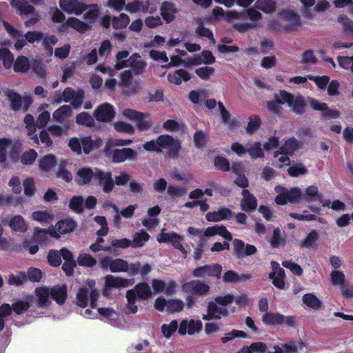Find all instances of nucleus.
I'll use <instances>...</instances> for the list:
<instances>
[{
	"instance_id": "obj_52",
	"label": "nucleus",
	"mask_w": 353,
	"mask_h": 353,
	"mask_svg": "<svg viewBox=\"0 0 353 353\" xmlns=\"http://www.w3.org/2000/svg\"><path fill=\"white\" fill-rule=\"evenodd\" d=\"M0 60L2 61L3 66L9 69L11 68L14 61V56L8 48L0 49Z\"/></svg>"
},
{
	"instance_id": "obj_18",
	"label": "nucleus",
	"mask_w": 353,
	"mask_h": 353,
	"mask_svg": "<svg viewBox=\"0 0 353 353\" xmlns=\"http://www.w3.org/2000/svg\"><path fill=\"white\" fill-rule=\"evenodd\" d=\"M222 271L221 265L219 264H212L205 265L195 269L193 271V275L196 277L214 276L219 278Z\"/></svg>"
},
{
	"instance_id": "obj_48",
	"label": "nucleus",
	"mask_w": 353,
	"mask_h": 353,
	"mask_svg": "<svg viewBox=\"0 0 353 353\" xmlns=\"http://www.w3.org/2000/svg\"><path fill=\"white\" fill-rule=\"evenodd\" d=\"M301 143L294 138H290L285 141L281 148V151L285 154H292L296 150L300 149Z\"/></svg>"
},
{
	"instance_id": "obj_29",
	"label": "nucleus",
	"mask_w": 353,
	"mask_h": 353,
	"mask_svg": "<svg viewBox=\"0 0 353 353\" xmlns=\"http://www.w3.org/2000/svg\"><path fill=\"white\" fill-rule=\"evenodd\" d=\"M160 10L163 19L165 20L167 23H170L171 21H174L175 14L178 12V10L175 8V6L169 2H163L161 4Z\"/></svg>"
},
{
	"instance_id": "obj_4",
	"label": "nucleus",
	"mask_w": 353,
	"mask_h": 353,
	"mask_svg": "<svg viewBox=\"0 0 353 353\" xmlns=\"http://www.w3.org/2000/svg\"><path fill=\"white\" fill-rule=\"evenodd\" d=\"M160 153L166 150V154L172 159H176L181 150V141L169 134L159 136Z\"/></svg>"
},
{
	"instance_id": "obj_33",
	"label": "nucleus",
	"mask_w": 353,
	"mask_h": 353,
	"mask_svg": "<svg viewBox=\"0 0 353 353\" xmlns=\"http://www.w3.org/2000/svg\"><path fill=\"white\" fill-rule=\"evenodd\" d=\"M72 114V108L68 105H63L54 110L52 113V119L56 122H63Z\"/></svg>"
},
{
	"instance_id": "obj_43",
	"label": "nucleus",
	"mask_w": 353,
	"mask_h": 353,
	"mask_svg": "<svg viewBox=\"0 0 353 353\" xmlns=\"http://www.w3.org/2000/svg\"><path fill=\"white\" fill-rule=\"evenodd\" d=\"M99 313L108 319L113 325L119 326L120 315L114 310L110 308L101 307L98 310Z\"/></svg>"
},
{
	"instance_id": "obj_10",
	"label": "nucleus",
	"mask_w": 353,
	"mask_h": 353,
	"mask_svg": "<svg viewBox=\"0 0 353 353\" xmlns=\"http://www.w3.org/2000/svg\"><path fill=\"white\" fill-rule=\"evenodd\" d=\"M146 65V62L138 54H133L126 61L117 63L115 65V68L121 70L123 68L130 67L135 74H140L145 70Z\"/></svg>"
},
{
	"instance_id": "obj_13",
	"label": "nucleus",
	"mask_w": 353,
	"mask_h": 353,
	"mask_svg": "<svg viewBox=\"0 0 353 353\" xmlns=\"http://www.w3.org/2000/svg\"><path fill=\"white\" fill-rule=\"evenodd\" d=\"M309 104L314 110L321 111L322 117L325 119H334L340 117V112L338 110L330 108L325 103L312 98L309 99Z\"/></svg>"
},
{
	"instance_id": "obj_38",
	"label": "nucleus",
	"mask_w": 353,
	"mask_h": 353,
	"mask_svg": "<svg viewBox=\"0 0 353 353\" xmlns=\"http://www.w3.org/2000/svg\"><path fill=\"white\" fill-rule=\"evenodd\" d=\"M150 235L145 231L141 230L133 234L132 240H131V248H139L144 246L145 243L149 240Z\"/></svg>"
},
{
	"instance_id": "obj_62",
	"label": "nucleus",
	"mask_w": 353,
	"mask_h": 353,
	"mask_svg": "<svg viewBox=\"0 0 353 353\" xmlns=\"http://www.w3.org/2000/svg\"><path fill=\"white\" fill-rule=\"evenodd\" d=\"M144 22H145V25L148 28H151V29L156 28L159 27L161 25H163V19L160 16H158V15L157 16H152V15L148 16L145 19Z\"/></svg>"
},
{
	"instance_id": "obj_47",
	"label": "nucleus",
	"mask_w": 353,
	"mask_h": 353,
	"mask_svg": "<svg viewBox=\"0 0 353 353\" xmlns=\"http://www.w3.org/2000/svg\"><path fill=\"white\" fill-rule=\"evenodd\" d=\"M8 100L10 101L11 108L19 110L22 108L23 100L20 94L12 90L4 92Z\"/></svg>"
},
{
	"instance_id": "obj_26",
	"label": "nucleus",
	"mask_w": 353,
	"mask_h": 353,
	"mask_svg": "<svg viewBox=\"0 0 353 353\" xmlns=\"http://www.w3.org/2000/svg\"><path fill=\"white\" fill-rule=\"evenodd\" d=\"M137 153L131 148L114 150L112 153V161L115 163L123 162L125 160H134Z\"/></svg>"
},
{
	"instance_id": "obj_15",
	"label": "nucleus",
	"mask_w": 353,
	"mask_h": 353,
	"mask_svg": "<svg viewBox=\"0 0 353 353\" xmlns=\"http://www.w3.org/2000/svg\"><path fill=\"white\" fill-rule=\"evenodd\" d=\"M61 10L68 14L79 15L87 9L86 6L79 0H59Z\"/></svg>"
},
{
	"instance_id": "obj_19",
	"label": "nucleus",
	"mask_w": 353,
	"mask_h": 353,
	"mask_svg": "<svg viewBox=\"0 0 353 353\" xmlns=\"http://www.w3.org/2000/svg\"><path fill=\"white\" fill-rule=\"evenodd\" d=\"M229 314L228 310L219 305L215 301H211L208 305V312L203 315V319L212 320L220 319L222 316H225Z\"/></svg>"
},
{
	"instance_id": "obj_36",
	"label": "nucleus",
	"mask_w": 353,
	"mask_h": 353,
	"mask_svg": "<svg viewBox=\"0 0 353 353\" xmlns=\"http://www.w3.org/2000/svg\"><path fill=\"white\" fill-rule=\"evenodd\" d=\"M32 219L42 225H46L53 221L54 214L48 210H37L32 213Z\"/></svg>"
},
{
	"instance_id": "obj_59",
	"label": "nucleus",
	"mask_w": 353,
	"mask_h": 353,
	"mask_svg": "<svg viewBox=\"0 0 353 353\" xmlns=\"http://www.w3.org/2000/svg\"><path fill=\"white\" fill-rule=\"evenodd\" d=\"M184 303L179 299L168 300V307H166V312L168 313L179 312L183 310Z\"/></svg>"
},
{
	"instance_id": "obj_63",
	"label": "nucleus",
	"mask_w": 353,
	"mask_h": 353,
	"mask_svg": "<svg viewBox=\"0 0 353 353\" xmlns=\"http://www.w3.org/2000/svg\"><path fill=\"white\" fill-rule=\"evenodd\" d=\"M178 326L179 325L176 320H173L169 324H163L161 326V331L163 336L166 338L170 337L176 330Z\"/></svg>"
},
{
	"instance_id": "obj_51",
	"label": "nucleus",
	"mask_w": 353,
	"mask_h": 353,
	"mask_svg": "<svg viewBox=\"0 0 353 353\" xmlns=\"http://www.w3.org/2000/svg\"><path fill=\"white\" fill-rule=\"evenodd\" d=\"M67 24L69 27L79 32H85L88 29V25L76 17H69L67 19Z\"/></svg>"
},
{
	"instance_id": "obj_34",
	"label": "nucleus",
	"mask_w": 353,
	"mask_h": 353,
	"mask_svg": "<svg viewBox=\"0 0 353 353\" xmlns=\"http://www.w3.org/2000/svg\"><path fill=\"white\" fill-rule=\"evenodd\" d=\"M102 143V140L98 137L92 139L90 137H87L81 139L83 150L85 154H89L92 150L100 148Z\"/></svg>"
},
{
	"instance_id": "obj_14",
	"label": "nucleus",
	"mask_w": 353,
	"mask_h": 353,
	"mask_svg": "<svg viewBox=\"0 0 353 353\" xmlns=\"http://www.w3.org/2000/svg\"><path fill=\"white\" fill-rule=\"evenodd\" d=\"M16 144L10 138H0V163L6 161L9 157L14 159Z\"/></svg>"
},
{
	"instance_id": "obj_61",
	"label": "nucleus",
	"mask_w": 353,
	"mask_h": 353,
	"mask_svg": "<svg viewBox=\"0 0 353 353\" xmlns=\"http://www.w3.org/2000/svg\"><path fill=\"white\" fill-rule=\"evenodd\" d=\"M77 263L79 265L92 267L96 264L97 261L90 254H81L77 259Z\"/></svg>"
},
{
	"instance_id": "obj_17",
	"label": "nucleus",
	"mask_w": 353,
	"mask_h": 353,
	"mask_svg": "<svg viewBox=\"0 0 353 353\" xmlns=\"http://www.w3.org/2000/svg\"><path fill=\"white\" fill-rule=\"evenodd\" d=\"M151 285L156 294L163 293L165 295H172L175 292L176 283L174 281L166 283L160 279H152Z\"/></svg>"
},
{
	"instance_id": "obj_7",
	"label": "nucleus",
	"mask_w": 353,
	"mask_h": 353,
	"mask_svg": "<svg viewBox=\"0 0 353 353\" xmlns=\"http://www.w3.org/2000/svg\"><path fill=\"white\" fill-rule=\"evenodd\" d=\"M130 265L127 261L122 259H113L105 256L101 259L100 266L102 269L109 268L112 272H127L130 275Z\"/></svg>"
},
{
	"instance_id": "obj_6",
	"label": "nucleus",
	"mask_w": 353,
	"mask_h": 353,
	"mask_svg": "<svg viewBox=\"0 0 353 353\" xmlns=\"http://www.w3.org/2000/svg\"><path fill=\"white\" fill-rule=\"evenodd\" d=\"M274 190L278 193V196L275 198V202L279 205L296 202L302 196V191L299 188H292L288 190L283 186L277 185Z\"/></svg>"
},
{
	"instance_id": "obj_2",
	"label": "nucleus",
	"mask_w": 353,
	"mask_h": 353,
	"mask_svg": "<svg viewBox=\"0 0 353 353\" xmlns=\"http://www.w3.org/2000/svg\"><path fill=\"white\" fill-rule=\"evenodd\" d=\"M3 26L14 40V48L19 51L22 50L28 43H33L40 41L43 39V34L39 31H28L25 34L21 30H17L6 21L3 22Z\"/></svg>"
},
{
	"instance_id": "obj_53",
	"label": "nucleus",
	"mask_w": 353,
	"mask_h": 353,
	"mask_svg": "<svg viewBox=\"0 0 353 353\" xmlns=\"http://www.w3.org/2000/svg\"><path fill=\"white\" fill-rule=\"evenodd\" d=\"M27 279L26 273L19 272L16 274H10L8 280V283L10 285L19 286L26 283Z\"/></svg>"
},
{
	"instance_id": "obj_57",
	"label": "nucleus",
	"mask_w": 353,
	"mask_h": 353,
	"mask_svg": "<svg viewBox=\"0 0 353 353\" xmlns=\"http://www.w3.org/2000/svg\"><path fill=\"white\" fill-rule=\"evenodd\" d=\"M302 196L307 201H311L314 199H320L321 198V194L319 193L318 188L315 185H311L305 189V194H302Z\"/></svg>"
},
{
	"instance_id": "obj_55",
	"label": "nucleus",
	"mask_w": 353,
	"mask_h": 353,
	"mask_svg": "<svg viewBox=\"0 0 353 353\" xmlns=\"http://www.w3.org/2000/svg\"><path fill=\"white\" fill-rule=\"evenodd\" d=\"M215 70L212 67L203 66L200 67L195 70L196 75L202 80L208 81L210 77L214 75Z\"/></svg>"
},
{
	"instance_id": "obj_32",
	"label": "nucleus",
	"mask_w": 353,
	"mask_h": 353,
	"mask_svg": "<svg viewBox=\"0 0 353 353\" xmlns=\"http://www.w3.org/2000/svg\"><path fill=\"white\" fill-rule=\"evenodd\" d=\"M190 79L191 74L183 69H179L168 74V81L175 85H180L182 81H188Z\"/></svg>"
},
{
	"instance_id": "obj_3",
	"label": "nucleus",
	"mask_w": 353,
	"mask_h": 353,
	"mask_svg": "<svg viewBox=\"0 0 353 353\" xmlns=\"http://www.w3.org/2000/svg\"><path fill=\"white\" fill-rule=\"evenodd\" d=\"M88 287L81 288L79 290L77 294V304L80 307H85L88 305V300H90L91 307L94 308L99 294L94 289V281H88Z\"/></svg>"
},
{
	"instance_id": "obj_9",
	"label": "nucleus",
	"mask_w": 353,
	"mask_h": 353,
	"mask_svg": "<svg viewBox=\"0 0 353 353\" xmlns=\"http://www.w3.org/2000/svg\"><path fill=\"white\" fill-rule=\"evenodd\" d=\"M133 279H124L120 276L107 275L105 277L103 295L108 296L112 288L120 289L130 287L134 284Z\"/></svg>"
},
{
	"instance_id": "obj_21",
	"label": "nucleus",
	"mask_w": 353,
	"mask_h": 353,
	"mask_svg": "<svg viewBox=\"0 0 353 353\" xmlns=\"http://www.w3.org/2000/svg\"><path fill=\"white\" fill-rule=\"evenodd\" d=\"M233 246L234 254L239 258L252 255L256 252L255 246L250 244H245L243 241L239 239H234L233 241Z\"/></svg>"
},
{
	"instance_id": "obj_5",
	"label": "nucleus",
	"mask_w": 353,
	"mask_h": 353,
	"mask_svg": "<svg viewBox=\"0 0 353 353\" xmlns=\"http://www.w3.org/2000/svg\"><path fill=\"white\" fill-rule=\"evenodd\" d=\"M122 114L134 121L137 128L141 131L148 130L153 126V122L150 119L148 114L130 108L123 109Z\"/></svg>"
},
{
	"instance_id": "obj_30",
	"label": "nucleus",
	"mask_w": 353,
	"mask_h": 353,
	"mask_svg": "<svg viewBox=\"0 0 353 353\" xmlns=\"http://www.w3.org/2000/svg\"><path fill=\"white\" fill-rule=\"evenodd\" d=\"M280 17L288 23V30H294L300 26L299 16L292 10L283 11Z\"/></svg>"
},
{
	"instance_id": "obj_39",
	"label": "nucleus",
	"mask_w": 353,
	"mask_h": 353,
	"mask_svg": "<svg viewBox=\"0 0 353 353\" xmlns=\"http://www.w3.org/2000/svg\"><path fill=\"white\" fill-rule=\"evenodd\" d=\"M38 163L41 171L48 172L57 165V161L54 155L49 154L41 158Z\"/></svg>"
},
{
	"instance_id": "obj_35",
	"label": "nucleus",
	"mask_w": 353,
	"mask_h": 353,
	"mask_svg": "<svg viewBox=\"0 0 353 353\" xmlns=\"http://www.w3.org/2000/svg\"><path fill=\"white\" fill-rule=\"evenodd\" d=\"M50 296L58 303L63 304L67 297V288L65 285H56L50 288Z\"/></svg>"
},
{
	"instance_id": "obj_40",
	"label": "nucleus",
	"mask_w": 353,
	"mask_h": 353,
	"mask_svg": "<svg viewBox=\"0 0 353 353\" xmlns=\"http://www.w3.org/2000/svg\"><path fill=\"white\" fill-rule=\"evenodd\" d=\"M130 270V276H134L140 274L142 276H145L151 272V266L149 263H145L141 264L137 261L136 263H131Z\"/></svg>"
},
{
	"instance_id": "obj_12",
	"label": "nucleus",
	"mask_w": 353,
	"mask_h": 353,
	"mask_svg": "<svg viewBox=\"0 0 353 353\" xmlns=\"http://www.w3.org/2000/svg\"><path fill=\"white\" fill-rule=\"evenodd\" d=\"M262 321L264 324L270 325L286 324L290 326H292L294 325V320L292 317L285 316L279 313H264L262 316Z\"/></svg>"
},
{
	"instance_id": "obj_41",
	"label": "nucleus",
	"mask_w": 353,
	"mask_h": 353,
	"mask_svg": "<svg viewBox=\"0 0 353 353\" xmlns=\"http://www.w3.org/2000/svg\"><path fill=\"white\" fill-rule=\"evenodd\" d=\"M250 279V275L249 274H239L233 270H228L223 276V280L225 283L243 282Z\"/></svg>"
},
{
	"instance_id": "obj_8",
	"label": "nucleus",
	"mask_w": 353,
	"mask_h": 353,
	"mask_svg": "<svg viewBox=\"0 0 353 353\" xmlns=\"http://www.w3.org/2000/svg\"><path fill=\"white\" fill-rule=\"evenodd\" d=\"M239 17L236 19H249L252 23H245L243 24H236L235 28L239 32H245L248 29H252L256 27L254 22L261 18V14L254 8H249L243 12H239Z\"/></svg>"
},
{
	"instance_id": "obj_37",
	"label": "nucleus",
	"mask_w": 353,
	"mask_h": 353,
	"mask_svg": "<svg viewBox=\"0 0 353 353\" xmlns=\"http://www.w3.org/2000/svg\"><path fill=\"white\" fill-rule=\"evenodd\" d=\"M30 61L28 57L20 55L14 62L13 69L18 73H26L30 68Z\"/></svg>"
},
{
	"instance_id": "obj_54",
	"label": "nucleus",
	"mask_w": 353,
	"mask_h": 353,
	"mask_svg": "<svg viewBox=\"0 0 353 353\" xmlns=\"http://www.w3.org/2000/svg\"><path fill=\"white\" fill-rule=\"evenodd\" d=\"M163 128L166 131L176 132L183 130L184 125L176 120L168 119L163 123Z\"/></svg>"
},
{
	"instance_id": "obj_44",
	"label": "nucleus",
	"mask_w": 353,
	"mask_h": 353,
	"mask_svg": "<svg viewBox=\"0 0 353 353\" xmlns=\"http://www.w3.org/2000/svg\"><path fill=\"white\" fill-rule=\"evenodd\" d=\"M12 8L16 9L19 14H27L32 13L34 8L32 6L28 4L25 0H12L10 2Z\"/></svg>"
},
{
	"instance_id": "obj_23",
	"label": "nucleus",
	"mask_w": 353,
	"mask_h": 353,
	"mask_svg": "<svg viewBox=\"0 0 353 353\" xmlns=\"http://www.w3.org/2000/svg\"><path fill=\"white\" fill-rule=\"evenodd\" d=\"M182 289L186 292L204 295L209 291V286L199 281H192L182 285Z\"/></svg>"
},
{
	"instance_id": "obj_50",
	"label": "nucleus",
	"mask_w": 353,
	"mask_h": 353,
	"mask_svg": "<svg viewBox=\"0 0 353 353\" xmlns=\"http://www.w3.org/2000/svg\"><path fill=\"white\" fill-rule=\"evenodd\" d=\"M303 302L305 305L314 310H319L322 305V303L319 298L312 293L303 295Z\"/></svg>"
},
{
	"instance_id": "obj_22",
	"label": "nucleus",
	"mask_w": 353,
	"mask_h": 353,
	"mask_svg": "<svg viewBox=\"0 0 353 353\" xmlns=\"http://www.w3.org/2000/svg\"><path fill=\"white\" fill-rule=\"evenodd\" d=\"M94 178L102 186L103 192L108 193L113 190L114 183L110 172H103L97 170L94 172Z\"/></svg>"
},
{
	"instance_id": "obj_20",
	"label": "nucleus",
	"mask_w": 353,
	"mask_h": 353,
	"mask_svg": "<svg viewBox=\"0 0 353 353\" xmlns=\"http://www.w3.org/2000/svg\"><path fill=\"white\" fill-rule=\"evenodd\" d=\"M96 119L101 122H108L113 119L114 111L113 106L110 103H105L99 106L94 112Z\"/></svg>"
},
{
	"instance_id": "obj_27",
	"label": "nucleus",
	"mask_w": 353,
	"mask_h": 353,
	"mask_svg": "<svg viewBox=\"0 0 353 353\" xmlns=\"http://www.w3.org/2000/svg\"><path fill=\"white\" fill-rule=\"evenodd\" d=\"M110 206L115 211L116 214L114 218V223L116 225H119L121 223V217L123 216L125 219H130L133 216L134 214V211L137 208V205H128L126 208L119 210V208L115 205H110Z\"/></svg>"
},
{
	"instance_id": "obj_56",
	"label": "nucleus",
	"mask_w": 353,
	"mask_h": 353,
	"mask_svg": "<svg viewBox=\"0 0 353 353\" xmlns=\"http://www.w3.org/2000/svg\"><path fill=\"white\" fill-rule=\"evenodd\" d=\"M112 23L115 29L123 28L129 24L130 17L127 14L121 13L119 17H113Z\"/></svg>"
},
{
	"instance_id": "obj_45",
	"label": "nucleus",
	"mask_w": 353,
	"mask_h": 353,
	"mask_svg": "<svg viewBox=\"0 0 353 353\" xmlns=\"http://www.w3.org/2000/svg\"><path fill=\"white\" fill-rule=\"evenodd\" d=\"M36 296L38 299V305L43 307L47 306L50 301L49 297L50 296V288H39L35 290Z\"/></svg>"
},
{
	"instance_id": "obj_11",
	"label": "nucleus",
	"mask_w": 353,
	"mask_h": 353,
	"mask_svg": "<svg viewBox=\"0 0 353 353\" xmlns=\"http://www.w3.org/2000/svg\"><path fill=\"white\" fill-rule=\"evenodd\" d=\"M76 227L74 221L71 219L61 220L57 222L54 226L48 228L49 234L54 238H59L61 234L71 232Z\"/></svg>"
},
{
	"instance_id": "obj_46",
	"label": "nucleus",
	"mask_w": 353,
	"mask_h": 353,
	"mask_svg": "<svg viewBox=\"0 0 353 353\" xmlns=\"http://www.w3.org/2000/svg\"><path fill=\"white\" fill-rule=\"evenodd\" d=\"M9 225L12 230L17 232H25L28 230V224L21 215L13 216Z\"/></svg>"
},
{
	"instance_id": "obj_28",
	"label": "nucleus",
	"mask_w": 353,
	"mask_h": 353,
	"mask_svg": "<svg viewBox=\"0 0 353 353\" xmlns=\"http://www.w3.org/2000/svg\"><path fill=\"white\" fill-rule=\"evenodd\" d=\"M134 292V296L141 300H146L152 296V292L150 287L146 283H141L135 285V287L130 290Z\"/></svg>"
},
{
	"instance_id": "obj_16",
	"label": "nucleus",
	"mask_w": 353,
	"mask_h": 353,
	"mask_svg": "<svg viewBox=\"0 0 353 353\" xmlns=\"http://www.w3.org/2000/svg\"><path fill=\"white\" fill-rule=\"evenodd\" d=\"M203 323L199 319H184L179 327L178 332L181 335L186 334L192 335L194 333L199 332L202 329Z\"/></svg>"
},
{
	"instance_id": "obj_42",
	"label": "nucleus",
	"mask_w": 353,
	"mask_h": 353,
	"mask_svg": "<svg viewBox=\"0 0 353 353\" xmlns=\"http://www.w3.org/2000/svg\"><path fill=\"white\" fill-rule=\"evenodd\" d=\"M242 194L243 199L241 203V209L245 211L255 209L256 207V200L255 197L251 195L247 190H243Z\"/></svg>"
},
{
	"instance_id": "obj_1",
	"label": "nucleus",
	"mask_w": 353,
	"mask_h": 353,
	"mask_svg": "<svg viewBox=\"0 0 353 353\" xmlns=\"http://www.w3.org/2000/svg\"><path fill=\"white\" fill-rule=\"evenodd\" d=\"M287 103L296 114H301L305 107V101L301 95H294L285 90H281L275 95V101L268 103V108L276 114L281 112V104Z\"/></svg>"
},
{
	"instance_id": "obj_64",
	"label": "nucleus",
	"mask_w": 353,
	"mask_h": 353,
	"mask_svg": "<svg viewBox=\"0 0 353 353\" xmlns=\"http://www.w3.org/2000/svg\"><path fill=\"white\" fill-rule=\"evenodd\" d=\"M330 281L334 285H343L345 274L339 270H332L330 273Z\"/></svg>"
},
{
	"instance_id": "obj_31",
	"label": "nucleus",
	"mask_w": 353,
	"mask_h": 353,
	"mask_svg": "<svg viewBox=\"0 0 353 353\" xmlns=\"http://www.w3.org/2000/svg\"><path fill=\"white\" fill-rule=\"evenodd\" d=\"M93 177H94V172L92 169L83 167L77 171L75 181L79 185H85L88 183Z\"/></svg>"
},
{
	"instance_id": "obj_58",
	"label": "nucleus",
	"mask_w": 353,
	"mask_h": 353,
	"mask_svg": "<svg viewBox=\"0 0 353 353\" xmlns=\"http://www.w3.org/2000/svg\"><path fill=\"white\" fill-rule=\"evenodd\" d=\"M126 299L128 301V303L126 305V312L128 313L132 314L137 313L138 311V307L135 305L136 297L134 296V292L132 291H127Z\"/></svg>"
},
{
	"instance_id": "obj_25",
	"label": "nucleus",
	"mask_w": 353,
	"mask_h": 353,
	"mask_svg": "<svg viewBox=\"0 0 353 353\" xmlns=\"http://www.w3.org/2000/svg\"><path fill=\"white\" fill-rule=\"evenodd\" d=\"M213 18L211 19L212 23L219 20H224L228 22H231L239 17V12L236 11H230L225 12L222 8L215 7L212 10Z\"/></svg>"
},
{
	"instance_id": "obj_60",
	"label": "nucleus",
	"mask_w": 353,
	"mask_h": 353,
	"mask_svg": "<svg viewBox=\"0 0 353 353\" xmlns=\"http://www.w3.org/2000/svg\"><path fill=\"white\" fill-rule=\"evenodd\" d=\"M114 129L119 132L133 134L135 132V129L132 125L123 121H117L114 123Z\"/></svg>"
},
{
	"instance_id": "obj_49",
	"label": "nucleus",
	"mask_w": 353,
	"mask_h": 353,
	"mask_svg": "<svg viewBox=\"0 0 353 353\" xmlns=\"http://www.w3.org/2000/svg\"><path fill=\"white\" fill-rule=\"evenodd\" d=\"M255 7L265 13H272L276 10V1L274 0H256Z\"/></svg>"
},
{
	"instance_id": "obj_24",
	"label": "nucleus",
	"mask_w": 353,
	"mask_h": 353,
	"mask_svg": "<svg viewBox=\"0 0 353 353\" xmlns=\"http://www.w3.org/2000/svg\"><path fill=\"white\" fill-rule=\"evenodd\" d=\"M233 216L232 211L227 208H220L216 211L208 212L205 218L210 222H219L230 219Z\"/></svg>"
}]
</instances>
